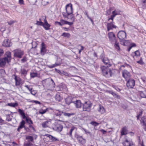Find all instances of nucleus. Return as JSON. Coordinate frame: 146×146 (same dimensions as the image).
I'll list each match as a JSON object with an SVG mask.
<instances>
[{"instance_id": "cd10ccee", "label": "nucleus", "mask_w": 146, "mask_h": 146, "mask_svg": "<svg viewBox=\"0 0 146 146\" xmlns=\"http://www.w3.org/2000/svg\"><path fill=\"white\" fill-rule=\"evenodd\" d=\"M50 123V121L49 120H47L43 122L42 124V126L43 128H46L48 127V124Z\"/></svg>"}, {"instance_id": "ea45409f", "label": "nucleus", "mask_w": 146, "mask_h": 146, "mask_svg": "<svg viewBox=\"0 0 146 146\" xmlns=\"http://www.w3.org/2000/svg\"><path fill=\"white\" fill-rule=\"evenodd\" d=\"M142 4V5L143 8H146V0H141Z\"/></svg>"}, {"instance_id": "4c0bfd02", "label": "nucleus", "mask_w": 146, "mask_h": 146, "mask_svg": "<svg viewBox=\"0 0 146 146\" xmlns=\"http://www.w3.org/2000/svg\"><path fill=\"white\" fill-rule=\"evenodd\" d=\"M8 106L13 107H15L18 105V104L17 103H10L8 104Z\"/></svg>"}, {"instance_id": "473e14b6", "label": "nucleus", "mask_w": 146, "mask_h": 146, "mask_svg": "<svg viewBox=\"0 0 146 146\" xmlns=\"http://www.w3.org/2000/svg\"><path fill=\"white\" fill-rule=\"evenodd\" d=\"M26 139L28 140V142H34V139L33 137L29 135L26 137Z\"/></svg>"}, {"instance_id": "4468645a", "label": "nucleus", "mask_w": 146, "mask_h": 146, "mask_svg": "<svg viewBox=\"0 0 146 146\" xmlns=\"http://www.w3.org/2000/svg\"><path fill=\"white\" fill-rule=\"evenodd\" d=\"M67 96V94H64V97H66V98L64 100H65V102L66 104L68 105H69L72 102V97L70 96H68L67 97H66V96Z\"/></svg>"}, {"instance_id": "7ed1b4c3", "label": "nucleus", "mask_w": 146, "mask_h": 146, "mask_svg": "<svg viewBox=\"0 0 146 146\" xmlns=\"http://www.w3.org/2000/svg\"><path fill=\"white\" fill-rule=\"evenodd\" d=\"M117 36L119 39V41L124 44L126 41L125 39L126 38V32L123 31H119L117 34Z\"/></svg>"}, {"instance_id": "412c9836", "label": "nucleus", "mask_w": 146, "mask_h": 146, "mask_svg": "<svg viewBox=\"0 0 146 146\" xmlns=\"http://www.w3.org/2000/svg\"><path fill=\"white\" fill-rule=\"evenodd\" d=\"M46 52L45 45L44 42L41 43V47L40 49V53L41 54L44 55Z\"/></svg>"}, {"instance_id": "6ab92c4d", "label": "nucleus", "mask_w": 146, "mask_h": 146, "mask_svg": "<svg viewBox=\"0 0 146 146\" xmlns=\"http://www.w3.org/2000/svg\"><path fill=\"white\" fill-rule=\"evenodd\" d=\"M102 62L106 65L107 67H110L111 65L108 59L106 57H104L102 60Z\"/></svg>"}, {"instance_id": "f704fd0d", "label": "nucleus", "mask_w": 146, "mask_h": 146, "mask_svg": "<svg viewBox=\"0 0 146 146\" xmlns=\"http://www.w3.org/2000/svg\"><path fill=\"white\" fill-rule=\"evenodd\" d=\"M63 113V112H61V111H58V113H55V115L56 116H60V119L59 120L60 121L63 122V121L61 119V116L62 115V114Z\"/></svg>"}, {"instance_id": "5701e85b", "label": "nucleus", "mask_w": 146, "mask_h": 146, "mask_svg": "<svg viewBox=\"0 0 146 146\" xmlns=\"http://www.w3.org/2000/svg\"><path fill=\"white\" fill-rule=\"evenodd\" d=\"M128 130L126 126L122 127L121 131V136L125 135L127 134Z\"/></svg>"}, {"instance_id": "2eb2a0df", "label": "nucleus", "mask_w": 146, "mask_h": 146, "mask_svg": "<svg viewBox=\"0 0 146 146\" xmlns=\"http://www.w3.org/2000/svg\"><path fill=\"white\" fill-rule=\"evenodd\" d=\"M44 22L42 25V27L46 30H48L50 29V27L51 26L48 23L46 18L44 20Z\"/></svg>"}, {"instance_id": "0e129e2a", "label": "nucleus", "mask_w": 146, "mask_h": 146, "mask_svg": "<svg viewBox=\"0 0 146 146\" xmlns=\"http://www.w3.org/2000/svg\"><path fill=\"white\" fill-rule=\"evenodd\" d=\"M26 57H23V58H22L21 60V61L22 62H24L26 61Z\"/></svg>"}, {"instance_id": "6e6552de", "label": "nucleus", "mask_w": 146, "mask_h": 146, "mask_svg": "<svg viewBox=\"0 0 146 146\" xmlns=\"http://www.w3.org/2000/svg\"><path fill=\"white\" fill-rule=\"evenodd\" d=\"M52 127L54 131L60 132L62 130L63 126L57 122H55L52 124Z\"/></svg>"}, {"instance_id": "f8f14e48", "label": "nucleus", "mask_w": 146, "mask_h": 146, "mask_svg": "<svg viewBox=\"0 0 146 146\" xmlns=\"http://www.w3.org/2000/svg\"><path fill=\"white\" fill-rule=\"evenodd\" d=\"M108 35L109 40L110 41L113 42L116 40L115 35L113 32H109L108 33Z\"/></svg>"}, {"instance_id": "39448f33", "label": "nucleus", "mask_w": 146, "mask_h": 146, "mask_svg": "<svg viewBox=\"0 0 146 146\" xmlns=\"http://www.w3.org/2000/svg\"><path fill=\"white\" fill-rule=\"evenodd\" d=\"M13 52L14 53L13 56L15 58H21L24 54L23 50L20 48H17L13 50Z\"/></svg>"}, {"instance_id": "f257e3e1", "label": "nucleus", "mask_w": 146, "mask_h": 146, "mask_svg": "<svg viewBox=\"0 0 146 146\" xmlns=\"http://www.w3.org/2000/svg\"><path fill=\"white\" fill-rule=\"evenodd\" d=\"M11 59V52L9 51L6 52L5 54V57L0 59V67L5 66L6 63H9Z\"/></svg>"}, {"instance_id": "58836bf2", "label": "nucleus", "mask_w": 146, "mask_h": 146, "mask_svg": "<svg viewBox=\"0 0 146 146\" xmlns=\"http://www.w3.org/2000/svg\"><path fill=\"white\" fill-rule=\"evenodd\" d=\"M90 124L94 127H96L99 125V123L95 121H92L91 122Z\"/></svg>"}, {"instance_id": "9d476101", "label": "nucleus", "mask_w": 146, "mask_h": 146, "mask_svg": "<svg viewBox=\"0 0 146 146\" xmlns=\"http://www.w3.org/2000/svg\"><path fill=\"white\" fill-rule=\"evenodd\" d=\"M67 15L64 14V18H66L69 21H74L75 18L73 14V12H71L70 13H67Z\"/></svg>"}, {"instance_id": "6e6d98bb", "label": "nucleus", "mask_w": 146, "mask_h": 146, "mask_svg": "<svg viewBox=\"0 0 146 146\" xmlns=\"http://www.w3.org/2000/svg\"><path fill=\"white\" fill-rule=\"evenodd\" d=\"M70 35L69 33H64V37H67V38H69L70 37Z\"/></svg>"}, {"instance_id": "aec40b11", "label": "nucleus", "mask_w": 146, "mask_h": 146, "mask_svg": "<svg viewBox=\"0 0 146 146\" xmlns=\"http://www.w3.org/2000/svg\"><path fill=\"white\" fill-rule=\"evenodd\" d=\"M76 137L80 143L82 144H84L86 143V140L84 139L82 136H80L78 135H76Z\"/></svg>"}, {"instance_id": "774afa93", "label": "nucleus", "mask_w": 146, "mask_h": 146, "mask_svg": "<svg viewBox=\"0 0 146 146\" xmlns=\"http://www.w3.org/2000/svg\"><path fill=\"white\" fill-rule=\"evenodd\" d=\"M136 46V44L135 43H131L130 44V46L132 48L135 47Z\"/></svg>"}, {"instance_id": "bb28decb", "label": "nucleus", "mask_w": 146, "mask_h": 146, "mask_svg": "<svg viewBox=\"0 0 146 146\" xmlns=\"http://www.w3.org/2000/svg\"><path fill=\"white\" fill-rule=\"evenodd\" d=\"M98 111L102 114H104L105 112V110L103 106L100 105H99V108L98 109Z\"/></svg>"}, {"instance_id": "69168bd1", "label": "nucleus", "mask_w": 146, "mask_h": 146, "mask_svg": "<svg viewBox=\"0 0 146 146\" xmlns=\"http://www.w3.org/2000/svg\"><path fill=\"white\" fill-rule=\"evenodd\" d=\"M22 116L23 117V118L24 119H25L26 121V120L28 118L26 117L25 113L22 115Z\"/></svg>"}, {"instance_id": "09e8293b", "label": "nucleus", "mask_w": 146, "mask_h": 146, "mask_svg": "<svg viewBox=\"0 0 146 146\" xmlns=\"http://www.w3.org/2000/svg\"><path fill=\"white\" fill-rule=\"evenodd\" d=\"M33 145V144L31 142H28L25 143L24 144V146H31Z\"/></svg>"}, {"instance_id": "680f3d73", "label": "nucleus", "mask_w": 146, "mask_h": 146, "mask_svg": "<svg viewBox=\"0 0 146 146\" xmlns=\"http://www.w3.org/2000/svg\"><path fill=\"white\" fill-rule=\"evenodd\" d=\"M42 3L44 5H46L48 4L49 3V2L48 1H42Z\"/></svg>"}, {"instance_id": "f3484780", "label": "nucleus", "mask_w": 146, "mask_h": 146, "mask_svg": "<svg viewBox=\"0 0 146 146\" xmlns=\"http://www.w3.org/2000/svg\"><path fill=\"white\" fill-rule=\"evenodd\" d=\"M65 10L67 13L73 12L72 5L71 3L67 4L65 7Z\"/></svg>"}, {"instance_id": "4d7b16f0", "label": "nucleus", "mask_w": 146, "mask_h": 146, "mask_svg": "<svg viewBox=\"0 0 146 146\" xmlns=\"http://www.w3.org/2000/svg\"><path fill=\"white\" fill-rule=\"evenodd\" d=\"M115 17L113 15H111L110 17L108 19V21H109L110 20H111L112 21H113L114 18Z\"/></svg>"}, {"instance_id": "4be33fe9", "label": "nucleus", "mask_w": 146, "mask_h": 146, "mask_svg": "<svg viewBox=\"0 0 146 146\" xmlns=\"http://www.w3.org/2000/svg\"><path fill=\"white\" fill-rule=\"evenodd\" d=\"M25 121L24 120H22L20 123L17 129V131L19 132L20 129L25 127Z\"/></svg>"}, {"instance_id": "b1692460", "label": "nucleus", "mask_w": 146, "mask_h": 146, "mask_svg": "<svg viewBox=\"0 0 146 146\" xmlns=\"http://www.w3.org/2000/svg\"><path fill=\"white\" fill-rule=\"evenodd\" d=\"M12 45V43L9 39H5L4 40L3 45L6 47H9Z\"/></svg>"}, {"instance_id": "f03ea898", "label": "nucleus", "mask_w": 146, "mask_h": 146, "mask_svg": "<svg viewBox=\"0 0 146 146\" xmlns=\"http://www.w3.org/2000/svg\"><path fill=\"white\" fill-rule=\"evenodd\" d=\"M109 67L104 66H102L100 67L103 76L107 78H109L112 77L113 74L111 69Z\"/></svg>"}, {"instance_id": "79ce46f5", "label": "nucleus", "mask_w": 146, "mask_h": 146, "mask_svg": "<svg viewBox=\"0 0 146 146\" xmlns=\"http://www.w3.org/2000/svg\"><path fill=\"white\" fill-rule=\"evenodd\" d=\"M137 63L141 65H143L144 64V62L143 61V59L141 57V58L139 60L136 62Z\"/></svg>"}, {"instance_id": "49530a36", "label": "nucleus", "mask_w": 146, "mask_h": 146, "mask_svg": "<svg viewBox=\"0 0 146 146\" xmlns=\"http://www.w3.org/2000/svg\"><path fill=\"white\" fill-rule=\"evenodd\" d=\"M75 127L74 126H72L71 127L69 133V135L70 136H71L72 135V132L75 129Z\"/></svg>"}, {"instance_id": "a211bd4d", "label": "nucleus", "mask_w": 146, "mask_h": 146, "mask_svg": "<svg viewBox=\"0 0 146 146\" xmlns=\"http://www.w3.org/2000/svg\"><path fill=\"white\" fill-rule=\"evenodd\" d=\"M76 107L77 108H81L82 105L81 101L80 100H77L73 102Z\"/></svg>"}, {"instance_id": "a19ab883", "label": "nucleus", "mask_w": 146, "mask_h": 146, "mask_svg": "<svg viewBox=\"0 0 146 146\" xmlns=\"http://www.w3.org/2000/svg\"><path fill=\"white\" fill-rule=\"evenodd\" d=\"M27 123H28L29 125L32 124L33 123V121L31 120V119L28 118L26 120Z\"/></svg>"}, {"instance_id": "423d86ee", "label": "nucleus", "mask_w": 146, "mask_h": 146, "mask_svg": "<svg viewBox=\"0 0 146 146\" xmlns=\"http://www.w3.org/2000/svg\"><path fill=\"white\" fill-rule=\"evenodd\" d=\"M44 81L47 87L50 88H53L55 87V84L52 79L48 78L45 80Z\"/></svg>"}, {"instance_id": "bf43d9fd", "label": "nucleus", "mask_w": 146, "mask_h": 146, "mask_svg": "<svg viewBox=\"0 0 146 146\" xmlns=\"http://www.w3.org/2000/svg\"><path fill=\"white\" fill-rule=\"evenodd\" d=\"M4 53L3 50L1 49H0V57L2 56Z\"/></svg>"}, {"instance_id": "864d4df0", "label": "nucleus", "mask_w": 146, "mask_h": 146, "mask_svg": "<svg viewBox=\"0 0 146 146\" xmlns=\"http://www.w3.org/2000/svg\"><path fill=\"white\" fill-rule=\"evenodd\" d=\"M18 111L21 115L25 113L23 110L20 109H18Z\"/></svg>"}, {"instance_id": "a878e982", "label": "nucleus", "mask_w": 146, "mask_h": 146, "mask_svg": "<svg viewBox=\"0 0 146 146\" xmlns=\"http://www.w3.org/2000/svg\"><path fill=\"white\" fill-rule=\"evenodd\" d=\"M107 92L109 94H112L113 96L118 99L120 98V96L115 93L112 90H107Z\"/></svg>"}, {"instance_id": "dca6fc26", "label": "nucleus", "mask_w": 146, "mask_h": 146, "mask_svg": "<svg viewBox=\"0 0 146 146\" xmlns=\"http://www.w3.org/2000/svg\"><path fill=\"white\" fill-rule=\"evenodd\" d=\"M141 54L139 51L137 50L133 52L131 54V56L135 59V58H138L140 56Z\"/></svg>"}, {"instance_id": "5fc2aeb1", "label": "nucleus", "mask_w": 146, "mask_h": 146, "mask_svg": "<svg viewBox=\"0 0 146 146\" xmlns=\"http://www.w3.org/2000/svg\"><path fill=\"white\" fill-rule=\"evenodd\" d=\"M115 11V12L116 13H117L118 15L120 14L121 11L119 9H115L114 11Z\"/></svg>"}, {"instance_id": "603ef678", "label": "nucleus", "mask_w": 146, "mask_h": 146, "mask_svg": "<svg viewBox=\"0 0 146 146\" xmlns=\"http://www.w3.org/2000/svg\"><path fill=\"white\" fill-rule=\"evenodd\" d=\"M25 87L27 88L30 92L32 90V88H31L30 86H28L27 85H25Z\"/></svg>"}, {"instance_id": "c9c22d12", "label": "nucleus", "mask_w": 146, "mask_h": 146, "mask_svg": "<svg viewBox=\"0 0 146 146\" xmlns=\"http://www.w3.org/2000/svg\"><path fill=\"white\" fill-rule=\"evenodd\" d=\"M74 113H67L64 112V116L67 117H70V116L73 115H74Z\"/></svg>"}, {"instance_id": "9b49d317", "label": "nucleus", "mask_w": 146, "mask_h": 146, "mask_svg": "<svg viewBox=\"0 0 146 146\" xmlns=\"http://www.w3.org/2000/svg\"><path fill=\"white\" fill-rule=\"evenodd\" d=\"M122 76L125 79V80L130 78L131 74L127 70H124L122 72Z\"/></svg>"}, {"instance_id": "37998d69", "label": "nucleus", "mask_w": 146, "mask_h": 146, "mask_svg": "<svg viewBox=\"0 0 146 146\" xmlns=\"http://www.w3.org/2000/svg\"><path fill=\"white\" fill-rule=\"evenodd\" d=\"M74 22V21H72V22H70L66 21L64 20V24H67L70 26H71L73 24V22Z\"/></svg>"}, {"instance_id": "de8ad7c7", "label": "nucleus", "mask_w": 146, "mask_h": 146, "mask_svg": "<svg viewBox=\"0 0 146 146\" xmlns=\"http://www.w3.org/2000/svg\"><path fill=\"white\" fill-rule=\"evenodd\" d=\"M43 22H42L41 21H36V24L38 25L42 26L43 25Z\"/></svg>"}, {"instance_id": "13d9d810", "label": "nucleus", "mask_w": 146, "mask_h": 146, "mask_svg": "<svg viewBox=\"0 0 146 146\" xmlns=\"http://www.w3.org/2000/svg\"><path fill=\"white\" fill-rule=\"evenodd\" d=\"M80 46H81V48L79 50V53L80 54L81 51L84 50V47L83 46L81 45H80Z\"/></svg>"}, {"instance_id": "c756f323", "label": "nucleus", "mask_w": 146, "mask_h": 146, "mask_svg": "<svg viewBox=\"0 0 146 146\" xmlns=\"http://www.w3.org/2000/svg\"><path fill=\"white\" fill-rule=\"evenodd\" d=\"M55 98L56 101L60 102L63 99V98L59 94H58L55 96Z\"/></svg>"}, {"instance_id": "7c9ffc66", "label": "nucleus", "mask_w": 146, "mask_h": 146, "mask_svg": "<svg viewBox=\"0 0 146 146\" xmlns=\"http://www.w3.org/2000/svg\"><path fill=\"white\" fill-rule=\"evenodd\" d=\"M114 46L116 49L117 51H120V48L119 44V43L118 42H117L116 40L115 41Z\"/></svg>"}, {"instance_id": "c03bdc74", "label": "nucleus", "mask_w": 146, "mask_h": 146, "mask_svg": "<svg viewBox=\"0 0 146 146\" xmlns=\"http://www.w3.org/2000/svg\"><path fill=\"white\" fill-rule=\"evenodd\" d=\"M48 109L46 108V109L43 110H40L39 111V113L40 114H43L44 113H45L48 110Z\"/></svg>"}, {"instance_id": "a18cd8bd", "label": "nucleus", "mask_w": 146, "mask_h": 146, "mask_svg": "<svg viewBox=\"0 0 146 146\" xmlns=\"http://www.w3.org/2000/svg\"><path fill=\"white\" fill-rule=\"evenodd\" d=\"M37 73L36 72H33L30 73V76L32 78H34L37 76Z\"/></svg>"}, {"instance_id": "2f4dec72", "label": "nucleus", "mask_w": 146, "mask_h": 146, "mask_svg": "<svg viewBox=\"0 0 146 146\" xmlns=\"http://www.w3.org/2000/svg\"><path fill=\"white\" fill-rule=\"evenodd\" d=\"M141 123H143V125L146 126V116H143L141 118Z\"/></svg>"}, {"instance_id": "e433bc0d", "label": "nucleus", "mask_w": 146, "mask_h": 146, "mask_svg": "<svg viewBox=\"0 0 146 146\" xmlns=\"http://www.w3.org/2000/svg\"><path fill=\"white\" fill-rule=\"evenodd\" d=\"M61 63L60 62H57L55 64H53L49 66V67L50 68H52L56 66H58L60 65Z\"/></svg>"}, {"instance_id": "72a5a7b5", "label": "nucleus", "mask_w": 146, "mask_h": 146, "mask_svg": "<svg viewBox=\"0 0 146 146\" xmlns=\"http://www.w3.org/2000/svg\"><path fill=\"white\" fill-rule=\"evenodd\" d=\"M61 22L56 21L55 22V25H58L60 26H62V25H64V20L62 19L61 20Z\"/></svg>"}, {"instance_id": "20e7f679", "label": "nucleus", "mask_w": 146, "mask_h": 146, "mask_svg": "<svg viewBox=\"0 0 146 146\" xmlns=\"http://www.w3.org/2000/svg\"><path fill=\"white\" fill-rule=\"evenodd\" d=\"M92 106V104L90 101L85 102L82 104V111H90Z\"/></svg>"}, {"instance_id": "338daca9", "label": "nucleus", "mask_w": 146, "mask_h": 146, "mask_svg": "<svg viewBox=\"0 0 146 146\" xmlns=\"http://www.w3.org/2000/svg\"><path fill=\"white\" fill-rule=\"evenodd\" d=\"M15 23V21H10L8 22V23L9 25H11Z\"/></svg>"}, {"instance_id": "052dcab7", "label": "nucleus", "mask_w": 146, "mask_h": 146, "mask_svg": "<svg viewBox=\"0 0 146 146\" xmlns=\"http://www.w3.org/2000/svg\"><path fill=\"white\" fill-rule=\"evenodd\" d=\"M83 130H84V131H85V133L86 134H87V133H88L89 134H90V132H89L88 130H87V129H84V128H83Z\"/></svg>"}, {"instance_id": "ddd939ff", "label": "nucleus", "mask_w": 146, "mask_h": 146, "mask_svg": "<svg viewBox=\"0 0 146 146\" xmlns=\"http://www.w3.org/2000/svg\"><path fill=\"white\" fill-rule=\"evenodd\" d=\"M107 30L109 31L110 30L112 29L113 28L116 29L117 27L113 24V21H111L107 24Z\"/></svg>"}, {"instance_id": "0eeeda50", "label": "nucleus", "mask_w": 146, "mask_h": 146, "mask_svg": "<svg viewBox=\"0 0 146 146\" xmlns=\"http://www.w3.org/2000/svg\"><path fill=\"white\" fill-rule=\"evenodd\" d=\"M125 81H127L126 84L128 88H133L135 85V81L134 79L130 78Z\"/></svg>"}, {"instance_id": "3c124183", "label": "nucleus", "mask_w": 146, "mask_h": 146, "mask_svg": "<svg viewBox=\"0 0 146 146\" xmlns=\"http://www.w3.org/2000/svg\"><path fill=\"white\" fill-rule=\"evenodd\" d=\"M30 92V93L34 96H35L37 93V92L36 90H32Z\"/></svg>"}, {"instance_id": "393cba45", "label": "nucleus", "mask_w": 146, "mask_h": 146, "mask_svg": "<svg viewBox=\"0 0 146 146\" xmlns=\"http://www.w3.org/2000/svg\"><path fill=\"white\" fill-rule=\"evenodd\" d=\"M28 71L24 68H22L20 71V73L21 76L25 77L27 74Z\"/></svg>"}, {"instance_id": "e2e57ef3", "label": "nucleus", "mask_w": 146, "mask_h": 146, "mask_svg": "<svg viewBox=\"0 0 146 146\" xmlns=\"http://www.w3.org/2000/svg\"><path fill=\"white\" fill-rule=\"evenodd\" d=\"M113 88H114V89L118 92H120L121 91L120 89L117 87L114 86V87H113Z\"/></svg>"}, {"instance_id": "8fccbe9b", "label": "nucleus", "mask_w": 146, "mask_h": 146, "mask_svg": "<svg viewBox=\"0 0 146 146\" xmlns=\"http://www.w3.org/2000/svg\"><path fill=\"white\" fill-rule=\"evenodd\" d=\"M50 139L52 141H56L57 140V139L55 137L51 135Z\"/></svg>"}, {"instance_id": "c85d7f7f", "label": "nucleus", "mask_w": 146, "mask_h": 146, "mask_svg": "<svg viewBox=\"0 0 146 146\" xmlns=\"http://www.w3.org/2000/svg\"><path fill=\"white\" fill-rule=\"evenodd\" d=\"M138 93L141 98H146V91H139Z\"/></svg>"}, {"instance_id": "1a4fd4ad", "label": "nucleus", "mask_w": 146, "mask_h": 146, "mask_svg": "<svg viewBox=\"0 0 146 146\" xmlns=\"http://www.w3.org/2000/svg\"><path fill=\"white\" fill-rule=\"evenodd\" d=\"M123 146H135L133 142L131 139L125 138V141L122 143Z\"/></svg>"}]
</instances>
